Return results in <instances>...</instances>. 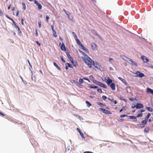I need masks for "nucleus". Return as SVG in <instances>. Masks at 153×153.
<instances>
[{
  "label": "nucleus",
  "mask_w": 153,
  "mask_h": 153,
  "mask_svg": "<svg viewBox=\"0 0 153 153\" xmlns=\"http://www.w3.org/2000/svg\"><path fill=\"white\" fill-rule=\"evenodd\" d=\"M82 48V49L84 51H85L87 53H89V51L88 49L87 48L85 47L83 45L81 46Z\"/></svg>",
  "instance_id": "obj_19"
},
{
  "label": "nucleus",
  "mask_w": 153,
  "mask_h": 153,
  "mask_svg": "<svg viewBox=\"0 0 153 153\" xmlns=\"http://www.w3.org/2000/svg\"><path fill=\"white\" fill-rule=\"evenodd\" d=\"M128 115L127 114H121L120 115V118H123V117H128Z\"/></svg>",
  "instance_id": "obj_38"
},
{
  "label": "nucleus",
  "mask_w": 153,
  "mask_h": 153,
  "mask_svg": "<svg viewBox=\"0 0 153 153\" xmlns=\"http://www.w3.org/2000/svg\"><path fill=\"white\" fill-rule=\"evenodd\" d=\"M129 100L131 101H133L134 99L133 97H131L129 99Z\"/></svg>",
  "instance_id": "obj_56"
},
{
  "label": "nucleus",
  "mask_w": 153,
  "mask_h": 153,
  "mask_svg": "<svg viewBox=\"0 0 153 153\" xmlns=\"http://www.w3.org/2000/svg\"><path fill=\"white\" fill-rule=\"evenodd\" d=\"M71 63L74 66L76 67L78 65V63L76 61H74V60L71 61Z\"/></svg>",
  "instance_id": "obj_21"
},
{
  "label": "nucleus",
  "mask_w": 153,
  "mask_h": 153,
  "mask_svg": "<svg viewBox=\"0 0 153 153\" xmlns=\"http://www.w3.org/2000/svg\"><path fill=\"white\" fill-rule=\"evenodd\" d=\"M145 111V110L144 109H140L138 111V112H140L141 113L144 112Z\"/></svg>",
  "instance_id": "obj_46"
},
{
  "label": "nucleus",
  "mask_w": 153,
  "mask_h": 153,
  "mask_svg": "<svg viewBox=\"0 0 153 153\" xmlns=\"http://www.w3.org/2000/svg\"><path fill=\"white\" fill-rule=\"evenodd\" d=\"M141 58L144 63H147L149 61V59L144 56H142Z\"/></svg>",
  "instance_id": "obj_9"
},
{
  "label": "nucleus",
  "mask_w": 153,
  "mask_h": 153,
  "mask_svg": "<svg viewBox=\"0 0 153 153\" xmlns=\"http://www.w3.org/2000/svg\"><path fill=\"white\" fill-rule=\"evenodd\" d=\"M60 58L62 61L64 63H65L66 62L65 61L63 57V56H60Z\"/></svg>",
  "instance_id": "obj_39"
},
{
  "label": "nucleus",
  "mask_w": 153,
  "mask_h": 153,
  "mask_svg": "<svg viewBox=\"0 0 153 153\" xmlns=\"http://www.w3.org/2000/svg\"><path fill=\"white\" fill-rule=\"evenodd\" d=\"M54 65L60 71L61 69L60 67L55 62H53Z\"/></svg>",
  "instance_id": "obj_24"
},
{
  "label": "nucleus",
  "mask_w": 153,
  "mask_h": 153,
  "mask_svg": "<svg viewBox=\"0 0 153 153\" xmlns=\"http://www.w3.org/2000/svg\"><path fill=\"white\" fill-rule=\"evenodd\" d=\"M120 100H123V101H125L126 102H127L126 100V99L124 98V97H122V96L120 97Z\"/></svg>",
  "instance_id": "obj_37"
},
{
  "label": "nucleus",
  "mask_w": 153,
  "mask_h": 153,
  "mask_svg": "<svg viewBox=\"0 0 153 153\" xmlns=\"http://www.w3.org/2000/svg\"><path fill=\"white\" fill-rule=\"evenodd\" d=\"M36 42L39 46H40L41 44L38 41H36Z\"/></svg>",
  "instance_id": "obj_52"
},
{
  "label": "nucleus",
  "mask_w": 153,
  "mask_h": 153,
  "mask_svg": "<svg viewBox=\"0 0 153 153\" xmlns=\"http://www.w3.org/2000/svg\"><path fill=\"white\" fill-rule=\"evenodd\" d=\"M137 109L142 108H143V105L141 103H137L136 104Z\"/></svg>",
  "instance_id": "obj_12"
},
{
  "label": "nucleus",
  "mask_w": 153,
  "mask_h": 153,
  "mask_svg": "<svg viewBox=\"0 0 153 153\" xmlns=\"http://www.w3.org/2000/svg\"><path fill=\"white\" fill-rule=\"evenodd\" d=\"M105 79V81L107 83L108 85H109L110 84L112 83V80L109 77H107V79H106L105 77H104Z\"/></svg>",
  "instance_id": "obj_8"
},
{
  "label": "nucleus",
  "mask_w": 153,
  "mask_h": 153,
  "mask_svg": "<svg viewBox=\"0 0 153 153\" xmlns=\"http://www.w3.org/2000/svg\"><path fill=\"white\" fill-rule=\"evenodd\" d=\"M143 113H140L138 114L137 115V116H136L137 117H141L143 116Z\"/></svg>",
  "instance_id": "obj_41"
},
{
  "label": "nucleus",
  "mask_w": 153,
  "mask_h": 153,
  "mask_svg": "<svg viewBox=\"0 0 153 153\" xmlns=\"http://www.w3.org/2000/svg\"><path fill=\"white\" fill-rule=\"evenodd\" d=\"M66 65H67L69 68H73V66L70 63H67L65 64Z\"/></svg>",
  "instance_id": "obj_33"
},
{
  "label": "nucleus",
  "mask_w": 153,
  "mask_h": 153,
  "mask_svg": "<svg viewBox=\"0 0 153 153\" xmlns=\"http://www.w3.org/2000/svg\"><path fill=\"white\" fill-rule=\"evenodd\" d=\"M13 27H14V28H15L16 29H17H17H19V27L18 26L16 25H16H14V26H13Z\"/></svg>",
  "instance_id": "obj_48"
},
{
  "label": "nucleus",
  "mask_w": 153,
  "mask_h": 153,
  "mask_svg": "<svg viewBox=\"0 0 153 153\" xmlns=\"http://www.w3.org/2000/svg\"><path fill=\"white\" fill-rule=\"evenodd\" d=\"M149 129H150L149 127H146L144 129V132L145 133L146 132V133H148L149 130Z\"/></svg>",
  "instance_id": "obj_27"
},
{
  "label": "nucleus",
  "mask_w": 153,
  "mask_h": 153,
  "mask_svg": "<svg viewBox=\"0 0 153 153\" xmlns=\"http://www.w3.org/2000/svg\"><path fill=\"white\" fill-rule=\"evenodd\" d=\"M100 82H99L98 81H97L96 84L97 85H98L99 86L100 85Z\"/></svg>",
  "instance_id": "obj_64"
},
{
  "label": "nucleus",
  "mask_w": 153,
  "mask_h": 153,
  "mask_svg": "<svg viewBox=\"0 0 153 153\" xmlns=\"http://www.w3.org/2000/svg\"><path fill=\"white\" fill-rule=\"evenodd\" d=\"M72 34L74 36V37L75 40L78 39L77 35L74 32H72Z\"/></svg>",
  "instance_id": "obj_36"
},
{
  "label": "nucleus",
  "mask_w": 153,
  "mask_h": 153,
  "mask_svg": "<svg viewBox=\"0 0 153 153\" xmlns=\"http://www.w3.org/2000/svg\"><path fill=\"white\" fill-rule=\"evenodd\" d=\"M51 29L53 31V32H54V31H55L54 30V26L53 25H52L51 26Z\"/></svg>",
  "instance_id": "obj_61"
},
{
  "label": "nucleus",
  "mask_w": 153,
  "mask_h": 153,
  "mask_svg": "<svg viewBox=\"0 0 153 153\" xmlns=\"http://www.w3.org/2000/svg\"><path fill=\"white\" fill-rule=\"evenodd\" d=\"M99 86L104 88H107V87L104 84L100 82Z\"/></svg>",
  "instance_id": "obj_26"
},
{
  "label": "nucleus",
  "mask_w": 153,
  "mask_h": 153,
  "mask_svg": "<svg viewBox=\"0 0 153 153\" xmlns=\"http://www.w3.org/2000/svg\"><path fill=\"white\" fill-rule=\"evenodd\" d=\"M63 11L65 12V14L68 16V17L69 18H70V16H69L71 14L68 11L66 10L65 9H63Z\"/></svg>",
  "instance_id": "obj_22"
},
{
  "label": "nucleus",
  "mask_w": 153,
  "mask_h": 153,
  "mask_svg": "<svg viewBox=\"0 0 153 153\" xmlns=\"http://www.w3.org/2000/svg\"><path fill=\"white\" fill-rule=\"evenodd\" d=\"M120 57L123 59L125 60L126 61L128 62V61L129 59L130 58L127 57L126 56L123 55H120Z\"/></svg>",
  "instance_id": "obj_20"
},
{
  "label": "nucleus",
  "mask_w": 153,
  "mask_h": 153,
  "mask_svg": "<svg viewBox=\"0 0 153 153\" xmlns=\"http://www.w3.org/2000/svg\"><path fill=\"white\" fill-rule=\"evenodd\" d=\"M77 130L78 132L79 133L80 135H81V137L82 138V139L85 140V137L84 136V134L80 130L79 128H77Z\"/></svg>",
  "instance_id": "obj_13"
},
{
  "label": "nucleus",
  "mask_w": 153,
  "mask_h": 153,
  "mask_svg": "<svg viewBox=\"0 0 153 153\" xmlns=\"http://www.w3.org/2000/svg\"><path fill=\"white\" fill-rule=\"evenodd\" d=\"M118 78L126 86H128V83L125 79L120 77H118Z\"/></svg>",
  "instance_id": "obj_10"
},
{
  "label": "nucleus",
  "mask_w": 153,
  "mask_h": 153,
  "mask_svg": "<svg viewBox=\"0 0 153 153\" xmlns=\"http://www.w3.org/2000/svg\"><path fill=\"white\" fill-rule=\"evenodd\" d=\"M46 20L47 22H48V20L49 19V17L48 16H46Z\"/></svg>",
  "instance_id": "obj_53"
},
{
  "label": "nucleus",
  "mask_w": 153,
  "mask_h": 153,
  "mask_svg": "<svg viewBox=\"0 0 153 153\" xmlns=\"http://www.w3.org/2000/svg\"><path fill=\"white\" fill-rule=\"evenodd\" d=\"M128 61V62L129 64H131L135 67H137L138 65L137 64L136 62L135 61H134L132 59L130 58H129Z\"/></svg>",
  "instance_id": "obj_6"
},
{
  "label": "nucleus",
  "mask_w": 153,
  "mask_h": 153,
  "mask_svg": "<svg viewBox=\"0 0 153 153\" xmlns=\"http://www.w3.org/2000/svg\"><path fill=\"white\" fill-rule=\"evenodd\" d=\"M89 78H90V79H94V76H92V75H90V76H89Z\"/></svg>",
  "instance_id": "obj_50"
},
{
  "label": "nucleus",
  "mask_w": 153,
  "mask_h": 153,
  "mask_svg": "<svg viewBox=\"0 0 153 153\" xmlns=\"http://www.w3.org/2000/svg\"><path fill=\"white\" fill-rule=\"evenodd\" d=\"M61 49L64 51H66V49L65 46V45L63 42H62L60 46Z\"/></svg>",
  "instance_id": "obj_14"
},
{
  "label": "nucleus",
  "mask_w": 153,
  "mask_h": 153,
  "mask_svg": "<svg viewBox=\"0 0 153 153\" xmlns=\"http://www.w3.org/2000/svg\"><path fill=\"white\" fill-rule=\"evenodd\" d=\"M146 92L148 93H150L153 95V90L149 88H147Z\"/></svg>",
  "instance_id": "obj_16"
},
{
  "label": "nucleus",
  "mask_w": 153,
  "mask_h": 153,
  "mask_svg": "<svg viewBox=\"0 0 153 153\" xmlns=\"http://www.w3.org/2000/svg\"><path fill=\"white\" fill-rule=\"evenodd\" d=\"M22 7L23 9L25 10L26 9V5L24 2H22Z\"/></svg>",
  "instance_id": "obj_42"
},
{
  "label": "nucleus",
  "mask_w": 153,
  "mask_h": 153,
  "mask_svg": "<svg viewBox=\"0 0 153 153\" xmlns=\"http://www.w3.org/2000/svg\"><path fill=\"white\" fill-rule=\"evenodd\" d=\"M27 62H28V64H29V66H30V67H31V68H32V66L31 65V64L30 63V62L28 60H27Z\"/></svg>",
  "instance_id": "obj_60"
},
{
  "label": "nucleus",
  "mask_w": 153,
  "mask_h": 153,
  "mask_svg": "<svg viewBox=\"0 0 153 153\" xmlns=\"http://www.w3.org/2000/svg\"><path fill=\"white\" fill-rule=\"evenodd\" d=\"M83 153H94L90 151H85Z\"/></svg>",
  "instance_id": "obj_62"
},
{
  "label": "nucleus",
  "mask_w": 153,
  "mask_h": 153,
  "mask_svg": "<svg viewBox=\"0 0 153 153\" xmlns=\"http://www.w3.org/2000/svg\"><path fill=\"white\" fill-rule=\"evenodd\" d=\"M133 74H135V75L134 76L135 77H139L141 78L145 76L143 73L139 71H137L136 73H133Z\"/></svg>",
  "instance_id": "obj_2"
},
{
  "label": "nucleus",
  "mask_w": 153,
  "mask_h": 153,
  "mask_svg": "<svg viewBox=\"0 0 153 153\" xmlns=\"http://www.w3.org/2000/svg\"><path fill=\"white\" fill-rule=\"evenodd\" d=\"M76 82L77 83H78V84H77V85L79 87L82 88L81 86H82V85H81V84L79 83L78 82L76 81Z\"/></svg>",
  "instance_id": "obj_47"
},
{
  "label": "nucleus",
  "mask_w": 153,
  "mask_h": 153,
  "mask_svg": "<svg viewBox=\"0 0 153 153\" xmlns=\"http://www.w3.org/2000/svg\"><path fill=\"white\" fill-rule=\"evenodd\" d=\"M151 115V114L150 113H148L147 115V116L146 117L145 119L147 120H148L149 118V117H150Z\"/></svg>",
  "instance_id": "obj_35"
},
{
  "label": "nucleus",
  "mask_w": 153,
  "mask_h": 153,
  "mask_svg": "<svg viewBox=\"0 0 153 153\" xmlns=\"http://www.w3.org/2000/svg\"><path fill=\"white\" fill-rule=\"evenodd\" d=\"M131 108H137L136 105H135L134 104H132V105L131 106Z\"/></svg>",
  "instance_id": "obj_54"
},
{
  "label": "nucleus",
  "mask_w": 153,
  "mask_h": 153,
  "mask_svg": "<svg viewBox=\"0 0 153 153\" xmlns=\"http://www.w3.org/2000/svg\"><path fill=\"white\" fill-rule=\"evenodd\" d=\"M21 23L22 25H24V19L23 18H21Z\"/></svg>",
  "instance_id": "obj_58"
},
{
  "label": "nucleus",
  "mask_w": 153,
  "mask_h": 153,
  "mask_svg": "<svg viewBox=\"0 0 153 153\" xmlns=\"http://www.w3.org/2000/svg\"><path fill=\"white\" fill-rule=\"evenodd\" d=\"M137 126L138 127H140L141 128H143L145 126V125L142 123L141 124H138L137 125Z\"/></svg>",
  "instance_id": "obj_28"
},
{
  "label": "nucleus",
  "mask_w": 153,
  "mask_h": 153,
  "mask_svg": "<svg viewBox=\"0 0 153 153\" xmlns=\"http://www.w3.org/2000/svg\"><path fill=\"white\" fill-rule=\"evenodd\" d=\"M74 116H75L77 118L79 119L80 120H83V118H82V117L78 115L74 114Z\"/></svg>",
  "instance_id": "obj_30"
},
{
  "label": "nucleus",
  "mask_w": 153,
  "mask_h": 153,
  "mask_svg": "<svg viewBox=\"0 0 153 153\" xmlns=\"http://www.w3.org/2000/svg\"><path fill=\"white\" fill-rule=\"evenodd\" d=\"M92 30V33H93L94 34V35H96V36H99V35H98V34L97 33V32L94 30Z\"/></svg>",
  "instance_id": "obj_34"
},
{
  "label": "nucleus",
  "mask_w": 153,
  "mask_h": 153,
  "mask_svg": "<svg viewBox=\"0 0 153 153\" xmlns=\"http://www.w3.org/2000/svg\"><path fill=\"white\" fill-rule=\"evenodd\" d=\"M92 48L93 50H95L97 48V46L96 44L94 43H92L91 44Z\"/></svg>",
  "instance_id": "obj_18"
},
{
  "label": "nucleus",
  "mask_w": 153,
  "mask_h": 153,
  "mask_svg": "<svg viewBox=\"0 0 153 153\" xmlns=\"http://www.w3.org/2000/svg\"><path fill=\"white\" fill-rule=\"evenodd\" d=\"M128 119L132 120H134V122L137 121V117L134 116H128Z\"/></svg>",
  "instance_id": "obj_15"
},
{
  "label": "nucleus",
  "mask_w": 153,
  "mask_h": 153,
  "mask_svg": "<svg viewBox=\"0 0 153 153\" xmlns=\"http://www.w3.org/2000/svg\"><path fill=\"white\" fill-rule=\"evenodd\" d=\"M76 42L77 43V44L80 46H82L83 45L81 43V42H80V41L78 39H76L75 40Z\"/></svg>",
  "instance_id": "obj_23"
},
{
  "label": "nucleus",
  "mask_w": 153,
  "mask_h": 153,
  "mask_svg": "<svg viewBox=\"0 0 153 153\" xmlns=\"http://www.w3.org/2000/svg\"><path fill=\"white\" fill-rule=\"evenodd\" d=\"M109 86L110 87L112 90H115L116 89L115 84L114 82H112Z\"/></svg>",
  "instance_id": "obj_17"
},
{
  "label": "nucleus",
  "mask_w": 153,
  "mask_h": 153,
  "mask_svg": "<svg viewBox=\"0 0 153 153\" xmlns=\"http://www.w3.org/2000/svg\"><path fill=\"white\" fill-rule=\"evenodd\" d=\"M35 31V32H36V36H37L38 35V32H37V30L36 29Z\"/></svg>",
  "instance_id": "obj_59"
},
{
  "label": "nucleus",
  "mask_w": 153,
  "mask_h": 153,
  "mask_svg": "<svg viewBox=\"0 0 153 153\" xmlns=\"http://www.w3.org/2000/svg\"><path fill=\"white\" fill-rule=\"evenodd\" d=\"M100 110L102 111L103 113L107 114H111L112 113L109 110L105 109L102 108H100Z\"/></svg>",
  "instance_id": "obj_5"
},
{
  "label": "nucleus",
  "mask_w": 153,
  "mask_h": 153,
  "mask_svg": "<svg viewBox=\"0 0 153 153\" xmlns=\"http://www.w3.org/2000/svg\"><path fill=\"white\" fill-rule=\"evenodd\" d=\"M79 83L80 84H82L84 83V81H83V78H80L79 79Z\"/></svg>",
  "instance_id": "obj_40"
},
{
  "label": "nucleus",
  "mask_w": 153,
  "mask_h": 153,
  "mask_svg": "<svg viewBox=\"0 0 153 153\" xmlns=\"http://www.w3.org/2000/svg\"><path fill=\"white\" fill-rule=\"evenodd\" d=\"M108 100H110V101H112V102L113 101V100H114V99H113V98L111 99V98H110L109 97L108 98Z\"/></svg>",
  "instance_id": "obj_57"
},
{
  "label": "nucleus",
  "mask_w": 153,
  "mask_h": 153,
  "mask_svg": "<svg viewBox=\"0 0 153 153\" xmlns=\"http://www.w3.org/2000/svg\"><path fill=\"white\" fill-rule=\"evenodd\" d=\"M88 86L91 88L96 89L97 88V91L100 93H102V90L100 88H98V87L96 86H92L90 84H88Z\"/></svg>",
  "instance_id": "obj_4"
},
{
  "label": "nucleus",
  "mask_w": 153,
  "mask_h": 153,
  "mask_svg": "<svg viewBox=\"0 0 153 153\" xmlns=\"http://www.w3.org/2000/svg\"><path fill=\"white\" fill-rule=\"evenodd\" d=\"M146 108L147 109V110L150 111V112H152L153 111V109L152 108L150 107H146Z\"/></svg>",
  "instance_id": "obj_32"
},
{
  "label": "nucleus",
  "mask_w": 153,
  "mask_h": 153,
  "mask_svg": "<svg viewBox=\"0 0 153 153\" xmlns=\"http://www.w3.org/2000/svg\"><path fill=\"white\" fill-rule=\"evenodd\" d=\"M88 59V60L87 62H86V60H84V62L88 65L89 68H91L92 65H93L97 69L101 71H102V68L98 62L93 60L91 58L90 59L89 58Z\"/></svg>",
  "instance_id": "obj_1"
},
{
  "label": "nucleus",
  "mask_w": 153,
  "mask_h": 153,
  "mask_svg": "<svg viewBox=\"0 0 153 153\" xmlns=\"http://www.w3.org/2000/svg\"><path fill=\"white\" fill-rule=\"evenodd\" d=\"M66 54L68 57V58L69 59L70 61L71 62L73 60V59L72 57L70 55L69 53L68 52H65Z\"/></svg>",
  "instance_id": "obj_11"
},
{
  "label": "nucleus",
  "mask_w": 153,
  "mask_h": 153,
  "mask_svg": "<svg viewBox=\"0 0 153 153\" xmlns=\"http://www.w3.org/2000/svg\"><path fill=\"white\" fill-rule=\"evenodd\" d=\"M147 120H146V119H145L144 120H143L142 122L141 123L143 124H144V125H146V124L147 122Z\"/></svg>",
  "instance_id": "obj_31"
},
{
  "label": "nucleus",
  "mask_w": 153,
  "mask_h": 153,
  "mask_svg": "<svg viewBox=\"0 0 153 153\" xmlns=\"http://www.w3.org/2000/svg\"><path fill=\"white\" fill-rule=\"evenodd\" d=\"M33 1L34 3L38 6V8L39 10H40L42 9V5L40 3H39L36 0H33Z\"/></svg>",
  "instance_id": "obj_7"
},
{
  "label": "nucleus",
  "mask_w": 153,
  "mask_h": 153,
  "mask_svg": "<svg viewBox=\"0 0 153 153\" xmlns=\"http://www.w3.org/2000/svg\"><path fill=\"white\" fill-rule=\"evenodd\" d=\"M96 103L97 104V105H99L101 107H103L105 106V105L104 104L100 102H96Z\"/></svg>",
  "instance_id": "obj_25"
},
{
  "label": "nucleus",
  "mask_w": 153,
  "mask_h": 153,
  "mask_svg": "<svg viewBox=\"0 0 153 153\" xmlns=\"http://www.w3.org/2000/svg\"><path fill=\"white\" fill-rule=\"evenodd\" d=\"M85 103L87 104V106L88 107H90V106H91V103L89 102L88 101H86L85 102Z\"/></svg>",
  "instance_id": "obj_29"
},
{
  "label": "nucleus",
  "mask_w": 153,
  "mask_h": 153,
  "mask_svg": "<svg viewBox=\"0 0 153 153\" xmlns=\"http://www.w3.org/2000/svg\"><path fill=\"white\" fill-rule=\"evenodd\" d=\"M97 81V80H96L95 79H93L92 80V82H93V83H95V84H96Z\"/></svg>",
  "instance_id": "obj_51"
},
{
  "label": "nucleus",
  "mask_w": 153,
  "mask_h": 153,
  "mask_svg": "<svg viewBox=\"0 0 153 153\" xmlns=\"http://www.w3.org/2000/svg\"><path fill=\"white\" fill-rule=\"evenodd\" d=\"M18 30V34L20 36H21L22 34V31L21 30L20 28H19V29L17 30Z\"/></svg>",
  "instance_id": "obj_43"
},
{
  "label": "nucleus",
  "mask_w": 153,
  "mask_h": 153,
  "mask_svg": "<svg viewBox=\"0 0 153 153\" xmlns=\"http://www.w3.org/2000/svg\"><path fill=\"white\" fill-rule=\"evenodd\" d=\"M114 60L113 59L111 58H109V61L110 62H113Z\"/></svg>",
  "instance_id": "obj_55"
},
{
  "label": "nucleus",
  "mask_w": 153,
  "mask_h": 153,
  "mask_svg": "<svg viewBox=\"0 0 153 153\" xmlns=\"http://www.w3.org/2000/svg\"><path fill=\"white\" fill-rule=\"evenodd\" d=\"M38 24L39 25V28H40L42 27L41 22L40 21H39L38 22Z\"/></svg>",
  "instance_id": "obj_44"
},
{
  "label": "nucleus",
  "mask_w": 153,
  "mask_h": 153,
  "mask_svg": "<svg viewBox=\"0 0 153 153\" xmlns=\"http://www.w3.org/2000/svg\"><path fill=\"white\" fill-rule=\"evenodd\" d=\"M102 99L104 100H106V99H107V97L106 96H105V95H103L102 96Z\"/></svg>",
  "instance_id": "obj_49"
},
{
  "label": "nucleus",
  "mask_w": 153,
  "mask_h": 153,
  "mask_svg": "<svg viewBox=\"0 0 153 153\" xmlns=\"http://www.w3.org/2000/svg\"><path fill=\"white\" fill-rule=\"evenodd\" d=\"M79 53L82 54L85 57V59H83L82 58V59H83V60L84 61V60H86V62H87L88 60V58H89L90 59L91 58L89 56H88L83 51L81 50H79Z\"/></svg>",
  "instance_id": "obj_3"
},
{
  "label": "nucleus",
  "mask_w": 153,
  "mask_h": 153,
  "mask_svg": "<svg viewBox=\"0 0 153 153\" xmlns=\"http://www.w3.org/2000/svg\"><path fill=\"white\" fill-rule=\"evenodd\" d=\"M53 36L55 37H57V36L56 34V32L55 31H54V32H53Z\"/></svg>",
  "instance_id": "obj_45"
},
{
  "label": "nucleus",
  "mask_w": 153,
  "mask_h": 153,
  "mask_svg": "<svg viewBox=\"0 0 153 153\" xmlns=\"http://www.w3.org/2000/svg\"><path fill=\"white\" fill-rule=\"evenodd\" d=\"M0 114L2 116H5V115L4 114H3L2 112H1L0 111Z\"/></svg>",
  "instance_id": "obj_63"
}]
</instances>
